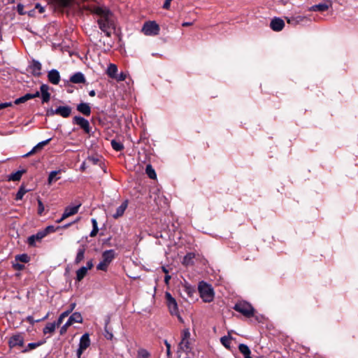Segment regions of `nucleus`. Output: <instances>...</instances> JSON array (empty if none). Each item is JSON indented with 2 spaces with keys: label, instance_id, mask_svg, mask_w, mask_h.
<instances>
[{
  "label": "nucleus",
  "instance_id": "4d7b16f0",
  "mask_svg": "<svg viewBox=\"0 0 358 358\" xmlns=\"http://www.w3.org/2000/svg\"><path fill=\"white\" fill-rule=\"evenodd\" d=\"M47 115L52 116V115H57V113H55V110H54V109H50L47 111Z\"/></svg>",
  "mask_w": 358,
  "mask_h": 358
},
{
  "label": "nucleus",
  "instance_id": "4be33fe9",
  "mask_svg": "<svg viewBox=\"0 0 358 358\" xmlns=\"http://www.w3.org/2000/svg\"><path fill=\"white\" fill-rule=\"evenodd\" d=\"M43 102H48L50 100L49 87L47 85H42L40 87Z\"/></svg>",
  "mask_w": 358,
  "mask_h": 358
},
{
  "label": "nucleus",
  "instance_id": "13d9d810",
  "mask_svg": "<svg viewBox=\"0 0 358 358\" xmlns=\"http://www.w3.org/2000/svg\"><path fill=\"white\" fill-rule=\"evenodd\" d=\"M88 161L91 162L92 163L95 164H96L98 159L93 157H88Z\"/></svg>",
  "mask_w": 358,
  "mask_h": 358
},
{
  "label": "nucleus",
  "instance_id": "a878e982",
  "mask_svg": "<svg viewBox=\"0 0 358 358\" xmlns=\"http://www.w3.org/2000/svg\"><path fill=\"white\" fill-rule=\"evenodd\" d=\"M85 248L81 247L78 250L76 257L74 260L75 264H79L85 258Z\"/></svg>",
  "mask_w": 358,
  "mask_h": 358
},
{
  "label": "nucleus",
  "instance_id": "052dcab7",
  "mask_svg": "<svg viewBox=\"0 0 358 358\" xmlns=\"http://www.w3.org/2000/svg\"><path fill=\"white\" fill-rule=\"evenodd\" d=\"M91 221H92V227H98L97 222H96V219L92 218Z\"/></svg>",
  "mask_w": 358,
  "mask_h": 358
},
{
  "label": "nucleus",
  "instance_id": "5701e85b",
  "mask_svg": "<svg viewBox=\"0 0 358 358\" xmlns=\"http://www.w3.org/2000/svg\"><path fill=\"white\" fill-rule=\"evenodd\" d=\"M82 322L83 317L81 314L78 312L73 313L67 320V322L71 325H72L74 323H82Z\"/></svg>",
  "mask_w": 358,
  "mask_h": 358
},
{
  "label": "nucleus",
  "instance_id": "ea45409f",
  "mask_svg": "<svg viewBox=\"0 0 358 358\" xmlns=\"http://www.w3.org/2000/svg\"><path fill=\"white\" fill-rule=\"evenodd\" d=\"M38 214L42 215L45 210L44 205L40 199H38Z\"/></svg>",
  "mask_w": 358,
  "mask_h": 358
},
{
  "label": "nucleus",
  "instance_id": "f3484780",
  "mask_svg": "<svg viewBox=\"0 0 358 358\" xmlns=\"http://www.w3.org/2000/svg\"><path fill=\"white\" fill-rule=\"evenodd\" d=\"M128 206V201H123L120 206L117 207L116 209V212L115 214L113 215V218L117 219L120 217L122 216L125 210L127 209Z\"/></svg>",
  "mask_w": 358,
  "mask_h": 358
},
{
  "label": "nucleus",
  "instance_id": "f257e3e1",
  "mask_svg": "<svg viewBox=\"0 0 358 358\" xmlns=\"http://www.w3.org/2000/svg\"><path fill=\"white\" fill-rule=\"evenodd\" d=\"M92 12L101 17L98 20L99 28L108 36L110 35L108 29L113 25L110 10L106 7L96 6L92 8Z\"/></svg>",
  "mask_w": 358,
  "mask_h": 358
},
{
  "label": "nucleus",
  "instance_id": "b1692460",
  "mask_svg": "<svg viewBox=\"0 0 358 358\" xmlns=\"http://www.w3.org/2000/svg\"><path fill=\"white\" fill-rule=\"evenodd\" d=\"M106 74L110 78L115 79L117 74V66L114 64H110L106 69Z\"/></svg>",
  "mask_w": 358,
  "mask_h": 358
},
{
  "label": "nucleus",
  "instance_id": "dca6fc26",
  "mask_svg": "<svg viewBox=\"0 0 358 358\" xmlns=\"http://www.w3.org/2000/svg\"><path fill=\"white\" fill-rule=\"evenodd\" d=\"M55 113L63 117H68L71 115V108L68 106H59L55 109Z\"/></svg>",
  "mask_w": 358,
  "mask_h": 358
},
{
  "label": "nucleus",
  "instance_id": "9d476101",
  "mask_svg": "<svg viewBox=\"0 0 358 358\" xmlns=\"http://www.w3.org/2000/svg\"><path fill=\"white\" fill-rule=\"evenodd\" d=\"M8 343L10 348L15 346L22 347L24 345V338L20 334L13 335L10 337Z\"/></svg>",
  "mask_w": 358,
  "mask_h": 358
},
{
  "label": "nucleus",
  "instance_id": "3c124183",
  "mask_svg": "<svg viewBox=\"0 0 358 358\" xmlns=\"http://www.w3.org/2000/svg\"><path fill=\"white\" fill-rule=\"evenodd\" d=\"M12 106L11 102H6V103H0V110L3 109L8 106Z\"/></svg>",
  "mask_w": 358,
  "mask_h": 358
},
{
  "label": "nucleus",
  "instance_id": "e433bc0d",
  "mask_svg": "<svg viewBox=\"0 0 358 358\" xmlns=\"http://www.w3.org/2000/svg\"><path fill=\"white\" fill-rule=\"evenodd\" d=\"M51 139L52 138H48L45 141H43L38 143L36 145L34 146V148L36 150V151L41 150L45 145H46L49 143V142L51 141Z\"/></svg>",
  "mask_w": 358,
  "mask_h": 358
},
{
  "label": "nucleus",
  "instance_id": "f8f14e48",
  "mask_svg": "<svg viewBox=\"0 0 358 358\" xmlns=\"http://www.w3.org/2000/svg\"><path fill=\"white\" fill-rule=\"evenodd\" d=\"M284 26V21L279 17H275L274 19H273L270 24L271 28L275 31H281L283 29Z\"/></svg>",
  "mask_w": 358,
  "mask_h": 358
},
{
  "label": "nucleus",
  "instance_id": "9b49d317",
  "mask_svg": "<svg viewBox=\"0 0 358 358\" xmlns=\"http://www.w3.org/2000/svg\"><path fill=\"white\" fill-rule=\"evenodd\" d=\"M286 20L288 24L292 25V26H296L299 24H301L304 21L309 20L308 17L306 16H302V15H296V16H292V17H286Z\"/></svg>",
  "mask_w": 358,
  "mask_h": 358
},
{
  "label": "nucleus",
  "instance_id": "a18cd8bd",
  "mask_svg": "<svg viewBox=\"0 0 358 358\" xmlns=\"http://www.w3.org/2000/svg\"><path fill=\"white\" fill-rule=\"evenodd\" d=\"M71 326L70 324H69L67 322L61 328V330H60V334H64L67 329Z\"/></svg>",
  "mask_w": 358,
  "mask_h": 358
},
{
  "label": "nucleus",
  "instance_id": "09e8293b",
  "mask_svg": "<svg viewBox=\"0 0 358 358\" xmlns=\"http://www.w3.org/2000/svg\"><path fill=\"white\" fill-rule=\"evenodd\" d=\"M182 338H185V340H188L190 336V333L188 329H185L182 332Z\"/></svg>",
  "mask_w": 358,
  "mask_h": 358
},
{
  "label": "nucleus",
  "instance_id": "4c0bfd02",
  "mask_svg": "<svg viewBox=\"0 0 358 358\" xmlns=\"http://www.w3.org/2000/svg\"><path fill=\"white\" fill-rule=\"evenodd\" d=\"M111 145L113 148L116 151H120L123 149V145L121 143L117 142L115 141H111Z\"/></svg>",
  "mask_w": 358,
  "mask_h": 358
},
{
  "label": "nucleus",
  "instance_id": "bf43d9fd",
  "mask_svg": "<svg viewBox=\"0 0 358 358\" xmlns=\"http://www.w3.org/2000/svg\"><path fill=\"white\" fill-rule=\"evenodd\" d=\"M63 320H64V318L62 317L61 315H59L57 322H55L57 324V327H59L62 323Z\"/></svg>",
  "mask_w": 358,
  "mask_h": 358
},
{
  "label": "nucleus",
  "instance_id": "ddd939ff",
  "mask_svg": "<svg viewBox=\"0 0 358 358\" xmlns=\"http://www.w3.org/2000/svg\"><path fill=\"white\" fill-rule=\"evenodd\" d=\"M80 204L74 206H67L65 208L62 214V218L66 219L67 217L76 214L78 212Z\"/></svg>",
  "mask_w": 358,
  "mask_h": 358
},
{
  "label": "nucleus",
  "instance_id": "0e129e2a",
  "mask_svg": "<svg viewBox=\"0 0 358 358\" xmlns=\"http://www.w3.org/2000/svg\"><path fill=\"white\" fill-rule=\"evenodd\" d=\"M192 22H183L182 25L183 27H187V26L192 25Z\"/></svg>",
  "mask_w": 358,
  "mask_h": 358
},
{
  "label": "nucleus",
  "instance_id": "72a5a7b5",
  "mask_svg": "<svg viewBox=\"0 0 358 358\" xmlns=\"http://www.w3.org/2000/svg\"><path fill=\"white\" fill-rule=\"evenodd\" d=\"M28 192L27 189H26L24 187H21L17 194H16V200H21L24 195Z\"/></svg>",
  "mask_w": 358,
  "mask_h": 358
},
{
  "label": "nucleus",
  "instance_id": "6ab92c4d",
  "mask_svg": "<svg viewBox=\"0 0 358 358\" xmlns=\"http://www.w3.org/2000/svg\"><path fill=\"white\" fill-rule=\"evenodd\" d=\"M330 4L327 3H321L319 4L313 5L308 8L309 11H320L324 12L329 8Z\"/></svg>",
  "mask_w": 358,
  "mask_h": 358
},
{
  "label": "nucleus",
  "instance_id": "58836bf2",
  "mask_svg": "<svg viewBox=\"0 0 358 358\" xmlns=\"http://www.w3.org/2000/svg\"><path fill=\"white\" fill-rule=\"evenodd\" d=\"M180 348L182 350H186L189 348V341L185 340V338H182L181 342L179 344Z\"/></svg>",
  "mask_w": 358,
  "mask_h": 358
},
{
  "label": "nucleus",
  "instance_id": "de8ad7c7",
  "mask_svg": "<svg viewBox=\"0 0 358 358\" xmlns=\"http://www.w3.org/2000/svg\"><path fill=\"white\" fill-rule=\"evenodd\" d=\"M98 231H99V228L98 227H93L92 231L90 232V236L91 237H94V236H96Z\"/></svg>",
  "mask_w": 358,
  "mask_h": 358
},
{
  "label": "nucleus",
  "instance_id": "39448f33",
  "mask_svg": "<svg viewBox=\"0 0 358 358\" xmlns=\"http://www.w3.org/2000/svg\"><path fill=\"white\" fill-rule=\"evenodd\" d=\"M159 26L155 21H148L142 27V32L146 36H157L159 33Z\"/></svg>",
  "mask_w": 358,
  "mask_h": 358
},
{
  "label": "nucleus",
  "instance_id": "6e6d98bb",
  "mask_svg": "<svg viewBox=\"0 0 358 358\" xmlns=\"http://www.w3.org/2000/svg\"><path fill=\"white\" fill-rule=\"evenodd\" d=\"M36 150L34 148V147L31 149V150L30 152H29L28 153L25 154L24 155V157H29L33 154H34L35 152H36Z\"/></svg>",
  "mask_w": 358,
  "mask_h": 358
},
{
  "label": "nucleus",
  "instance_id": "c756f323",
  "mask_svg": "<svg viewBox=\"0 0 358 358\" xmlns=\"http://www.w3.org/2000/svg\"><path fill=\"white\" fill-rule=\"evenodd\" d=\"M145 172L150 178H151V179L156 178V177H157L156 173L150 164H148L146 166Z\"/></svg>",
  "mask_w": 358,
  "mask_h": 358
},
{
  "label": "nucleus",
  "instance_id": "f03ea898",
  "mask_svg": "<svg viewBox=\"0 0 358 358\" xmlns=\"http://www.w3.org/2000/svg\"><path fill=\"white\" fill-rule=\"evenodd\" d=\"M115 257L114 250H108L102 253V260L96 266V268L100 271H106L108 266L113 262Z\"/></svg>",
  "mask_w": 358,
  "mask_h": 358
},
{
  "label": "nucleus",
  "instance_id": "c03bdc74",
  "mask_svg": "<svg viewBox=\"0 0 358 358\" xmlns=\"http://www.w3.org/2000/svg\"><path fill=\"white\" fill-rule=\"evenodd\" d=\"M26 321L28 322L29 323L31 324H34L35 322H41V320H39V319L34 320L32 316H28L26 318Z\"/></svg>",
  "mask_w": 358,
  "mask_h": 358
},
{
  "label": "nucleus",
  "instance_id": "393cba45",
  "mask_svg": "<svg viewBox=\"0 0 358 358\" xmlns=\"http://www.w3.org/2000/svg\"><path fill=\"white\" fill-rule=\"evenodd\" d=\"M31 73L35 76H40L41 71V64L36 60H34L30 66Z\"/></svg>",
  "mask_w": 358,
  "mask_h": 358
},
{
  "label": "nucleus",
  "instance_id": "2eb2a0df",
  "mask_svg": "<svg viewBox=\"0 0 358 358\" xmlns=\"http://www.w3.org/2000/svg\"><path fill=\"white\" fill-rule=\"evenodd\" d=\"M40 95V92H36L35 93H33V94H31V93H28V94H26L25 95L15 99V104H20V103H24L26 102L27 101L29 100V99H34V98H36V97H38Z\"/></svg>",
  "mask_w": 358,
  "mask_h": 358
},
{
  "label": "nucleus",
  "instance_id": "a19ab883",
  "mask_svg": "<svg viewBox=\"0 0 358 358\" xmlns=\"http://www.w3.org/2000/svg\"><path fill=\"white\" fill-rule=\"evenodd\" d=\"M60 227H55L54 226H48L43 232H45V236L49 233L55 232Z\"/></svg>",
  "mask_w": 358,
  "mask_h": 358
},
{
  "label": "nucleus",
  "instance_id": "7c9ffc66",
  "mask_svg": "<svg viewBox=\"0 0 358 358\" xmlns=\"http://www.w3.org/2000/svg\"><path fill=\"white\" fill-rule=\"evenodd\" d=\"M194 257V255L193 253H188L184 257L182 264L186 266L192 264Z\"/></svg>",
  "mask_w": 358,
  "mask_h": 358
},
{
  "label": "nucleus",
  "instance_id": "69168bd1",
  "mask_svg": "<svg viewBox=\"0 0 358 358\" xmlns=\"http://www.w3.org/2000/svg\"><path fill=\"white\" fill-rule=\"evenodd\" d=\"M170 278H171V276H170V275H166V276H165V282H166V283H168V282H169V280H170Z\"/></svg>",
  "mask_w": 358,
  "mask_h": 358
},
{
  "label": "nucleus",
  "instance_id": "4468645a",
  "mask_svg": "<svg viewBox=\"0 0 358 358\" xmlns=\"http://www.w3.org/2000/svg\"><path fill=\"white\" fill-rule=\"evenodd\" d=\"M48 80L53 85H57L60 80V75L57 70L52 69L48 72Z\"/></svg>",
  "mask_w": 358,
  "mask_h": 358
},
{
  "label": "nucleus",
  "instance_id": "338daca9",
  "mask_svg": "<svg viewBox=\"0 0 358 358\" xmlns=\"http://www.w3.org/2000/svg\"><path fill=\"white\" fill-rule=\"evenodd\" d=\"M75 307H76V303H73L70 306V309L73 311V310L75 308Z\"/></svg>",
  "mask_w": 358,
  "mask_h": 358
},
{
  "label": "nucleus",
  "instance_id": "0eeeda50",
  "mask_svg": "<svg viewBox=\"0 0 358 358\" xmlns=\"http://www.w3.org/2000/svg\"><path fill=\"white\" fill-rule=\"evenodd\" d=\"M90 345V339L88 334H83L79 343V347L77 350L76 355L78 358H81V355L84 351Z\"/></svg>",
  "mask_w": 358,
  "mask_h": 358
},
{
  "label": "nucleus",
  "instance_id": "79ce46f5",
  "mask_svg": "<svg viewBox=\"0 0 358 358\" xmlns=\"http://www.w3.org/2000/svg\"><path fill=\"white\" fill-rule=\"evenodd\" d=\"M42 344L41 342H37V343H30L27 345V349L24 350V352H27V350H34L38 346H40Z\"/></svg>",
  "mask_w": 358,
  "mask_h": 358
},
{
  "label": "nucleus",
  "instance_id": "680f3d73",
  "mask_svg": "<svg viewBox=\"0 0 358 358\" xmlns=\"http://www.w3.org/2000/svg\"><path fill=\"white\" fill-rule=\"evenodd\" d=\"M60 315L62 316V317H63V318L64 319L65 317H66L69 315V314H68V313H66V311H64V313H62Z\"/></svg>",
  "mask_w": 358,
  "mask_h": 358
},
{
  "label": "nucleus",
  "instance_id": "f704fd0d",
  "mask_svg": "<svg viewBox=\"0 0 358 358\" xmlns=\"http://www.w3.org/2000/svg\"><path fill=\"white\" fill-rule=\"evenodd\" d=\"M127 76L128 73L127 72L122 71L117 74L114 80H115L117 82L123 81L127 78Z\"/></svg>",
  "mask_w": 358,
  "mask_h": 358
},
{
  "label": "nucleus",
  "instance_id": "e2e57ef3",
  "mask_svg": "<svg viewBox=\"0 0 358 358\" xmlns=\"http://www.w3.org/2000/svg\"><path fill=\"white\" fill-rule=\"evenodd\" d=\"M95 94H96V93H95V91H94V90H91V91L89 92V95H90V96H95Z\"/></svg>",
  "mask_w": 358,
  "mask_h": 358
},
{
  "label": "nucleus",
  "instance_id": "774afa93",
  "mask_svg": "<svg viewBox=\"0 0 358 358\" xmlns=\"http://www.w3.org/2000/svg\"><path fill=\"white\" fill-rule=\"evenodd\" d=\"M80 169H81L82 171H85V162H84V163H83V164L81 165V166H80Z\"/></svg>",
  "mask_w": 358,
  "mask_h": 358
},
{
  "label": "nucleus",
  "instance_id": "c85d7f7f",
  "mask_svg": "<svg viewBox=\"0 0 358 358\" xmlns=\"http://www.w3.org/2000/svg\"><path fill=\"white\" fill-rule=\"evenodd\" d=\"M24 173V170L17 171L15 173H13L8 176V180H12V181L20 180Z\"/></svg>",
  "mask_w": 358,
  "mask_h": 358
},
{
  "label": "nucleus",
  "instance_id": "37998d69",
  "mask_svg": "<svg viewBox=\"0 0 358 358\" xmlns=\"http://www.w3.org/2000/svg\"><path fill=\"white\" fill-rule=\"evenodd\" d=\"M149 353L146 350L141 349L138 352V358H148Z\"/></svg>",
  "mask_w": 358,
  "mask_h": 358
},
{
  "label": "nucleus",
  "instance_id": "c9c22d12",
  "mask_svg": "<svg viewBox=\"0 0 358 358\" xmlns=\"http://www.w3.org/2000/svg\"><path fill=\"white\" fill-rule=\"evenodd\" d=\"M52 1L53 2H55L57 6H62V7L68 6L71 3V0H52Z\"/></svg>",
  "mask_w": 358,
  "mask_h": 358
},
{
  "label": "nucleus",
  "instance_id": "49530a36",
  "mask_svg": "<svg viewBox=\"0 0 358 358\" xmlns=\"http://www.w3.org/2000/svg\"><path fill=\"white\" fill-rule=\"evenodd\" d=\"M171 1L172 0H166L164 3L163 8L169 10L170 8Z\"/></svg>",
  "mask_w": 358,
  "mask_h": 358
},
{
  "label": "nucleus",
  "instance_id": "603ef678",
  "mask_svg": "<svg viewBox=\"0 0 358 358\" xmlns=\"http://www.w3.org/2000/svg\"><path fill=\"white\" fill-rule=\"evenodd\" d=\"M13 266L15 269L19 271L22 270L24 268V265L19 263L14 264Z\"/></svg>",
  "mask_w": 358,
  "mask_h": 358
},
{
  "label": "nucleus",
  "instance_id": "5fc2aeb1",
  "mask_svg": "<svg viewBox=\"0 0 358 358\" xmlns=\"http://www.w3.org/2000/svg\"><path fill=\"white\" fill-rule=\"evenodd\" d=\"M35 8L38 9L40 13H43L45 10L44 8L41 6L39 3H36Z\"/></svg>",
  "mask_w": 358,
  "mask_h": 358
},
{
  "label": "nucleus",
  "instance_id": "423d86ee",
  "mask_svg": "<svg viewBox=\"0 0 358 358\" xmlns=\"http://www.w3.org/2000/svg\"><path fill=\"white\" fill-rule=\"evenodd\" d=\"M165 297L169 310L171 315H176L180 321H182L178 313V304L176 299L169 292H166Z\"/></svg>",
  "mask_w": 358,
  "mask_h": 358
},
{
  "label": "nucleus",
  "instance_id": "2f4dec72",
  "mask_svg": "<svg viewBox=\"0 0 358 358\" xmlns=\"http://www.w3.org/2000/svg\"><path fill=\"white\" fill-rule=\"evenodd\" d=\"M59 172H60V171H53L50 173L49 176H48V185H51L53 182L56 181L57 180H58L59 178H56V176Z\"/></svg>",
  "mask_w": 358,
  "mask_h": 358
},
{
  "label": "nucleus",
  "instance_id": "20e7f679",
  "mask_svg": "<svg viewBox=\"0 0 358 358\" xmlns=\"http://www.w3.org/2000/svg\"><path fill=\"white\" fill-rule=\"evenodd\" d=\"M234 309L247 317L253 316L255 313L253 307L246 301H240L237 303L234 306Z\"/></svg>",
  "mask_w": 358,
  "mask_h": 358
},
{
  "label": "nucleus",
  "instance_id": "bb28decb",
  "mask_svg": "<svg viewBox=\"0 0 358 358\" xmlns=\"http://www.w3.org/2000/svg\"><path fill=\"white\" fill-rule=\"evenodd\" d=\"M238 350L243 355L244 358H252L251 357V351L250 348L245 344H240L238 345Z\"/></svg>",
  "mask_w": 358,
  "mask_h": 358
},
{
  "label": "nucleus",
  "instance_id": "1a4fd4ad",
  "mask_svg": "<svg viewBox=\"0 0 358 358\" xmlns=\"http://www.w3.org/2000/svg\"><path fill=\"white\" fill-rule=\"evenodd\" d=\"M73 122L79 125L85 133L89 134L90 132V126L88 120L80 116H76L73 118Z\"/></svg>",
  "mask_w": 358,
  "mask_h": 358
},
{
  "label": "nucleus",
  "instance_id": "aec40b11",
  "mask_svg": "<svg viewBox=\"0 0 358 358\" xmlns=\"http://www.w3.org/2000/svg\"><path fill=\"white\" fill-rule=\"evenodd\" d=\"M77 110L86 116H90L91 114V108L88 103H81L78 105Z\"/></svg>",
  "mask_w": 358,
  "mask_h": 358
},
{
  "label": "nucleus",
  "instance_id": "6e6552de",
  "mask_svg": "<svg viewBox=\"0 0 358 358\" xmlns=\"http://www.w3.org/2000/svg\"><path fill=\"white\" fill-rule=\"evenodd\" d=\"M94 266L93 260H89L85 266H82L76 271V280L81 281L86 275L87 271L91 270Z\"/></svg>",
  "mask_w": 358,
  "mask_h": 358
},
{
  "label": "nucleus",
  "instance_id": "864d4df0",
  "mask_svg": "<svg viewBox=\"0 0 358 358\" xmlns=\"http://www.w3.org/2000/svg\"><path fill=\"white\" fill-rule=\"evenodd\" d=\"M17 12L20 14V15H23L24 13L23 12V8H24V6L21 4H19L17 5Z\"/></svg>",
  "mask_w": 358,
  "mask_h": 358
},
{
  "label": "nucleus",
  "instance_id": "a211bd4d",
  "mask_svg": "<svg viewBox=\"0 0 358 358\" xmlns=\"http://www.w3.org/2000/svg\"><path fill=\"white\" fill-rule=\"evenodd\" d=\"M45 236V232L39 231L35 235H32L28 238V243L30 245H35L36 241H40Z\"/></svg>",
  "mask_w": 358,
  "mask_h": 358
},
{
  "label": "nucleus",
  "instance_id": "412c9836",
  "mask_svg": "<svg viewBox=\"0 0 358 358\" xmlns=\"http://www.w3.org/2000/svg\"><path fill=\"white\" fill-rule=\"evenodd\" d=\"M70 81L71 83H76V84L84 83L85 82V78L82 73L78 72V73H74L70 78Z\"/></svg>",
  "mask_w": 358,
  "mask_h": 358
},
{
  "label": "nucleus",
  "instance_id": "8fccbe9b",
  "mask_svg": "<svg viewBox=\"0 0 358 358\" xmlns=\"http://www.w3.org/2000/svg\"><path fill=\"white\" fill-rule=\"evenodd\" d=\"M221 343L226 347L229 345V338L226 336L221 338Z\"/></svg>",
  "mask_w": 358,
  "mask_h": 358
},
{
  "label": "nucleus",
  "instance_id": "cd10ccee",
  "mask_svg": "<svg viewBox=\"0 0 358 358\" xmlns=\"http://www.w3.org/2000/svg\"><path fill=\"white\" fill-rule=\"evenodd\" d=\"M57 324L55 322H51L46 324V326L43 329V334H52L55 331V329L57 328Z\"/></svg>",
  "mask_w": 358,
  "mask_h": 358
},
{
  "label": "nucleus",
  "instance_id": "473e14b6",
  "mask_svg": "<svg viewBox=\"0 0 358 358\" xmlns=\"http://www.w3.org/2000/svg\"><path fill=\"white\" fill-rule=\"evenodd\" d=\"M15 261L27 263L29 261V257L26 254H22L15 257Z\"/></svg>",
  "mask_w": 358,
  "mask_h": 358
},
{
  "label": "nucleus",
  "instance_id": "7ed1b4c3",
  "mask_svg": "<svg viewBox=\"0 0 358 358\" xmlns=\"http://www.w3.org/2000/svg\"><path fill=\"white\" fill-rule=\"evenodd\" d=\"M200 296L204 302H211L214 299V292L212 287L203 282H200L199 285Z\"/></svg>",
  "mask_w": 358,
  "mask_h": 358
}]
</instances>
